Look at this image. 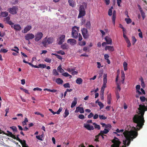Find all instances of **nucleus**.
I'll return each instance as SVG.
<instances>
[{
    "instance_id": "obj_13",
    "label": "nucleus",
    "mask_w": 147,
    "mask_h": 147,
    "mask_svg": "<svg viewBox=\"0 0 147 147\" xmlns=\"http://www.w3.org/2000/svg\"><path fill=\"white\" fill-rule=\"evenodd\" d=\"M14 28V30L16 31H20L21 30V27L19 24H15L13 26V28Z\"/></svg>"
},
{
    "instance_id": "obj_11",
    "label": "nucleus",
    "mask_w": 147,
    "mask_h": 147,
    "mask_svg": "<svg viewBox=\"0 0 147 147\" xmlns=\"http://www.w3.org/2000/svg\"><path fill=\"white\" fill-rule=\"evenodd\" d=\"M103 88H105L106 87V83L107 82V74H103Z\"/></svg>"
},
{
    "instance_id": "obj_35",
    "label": "nucleus",
    "mask_w": 147,
    "mask_h": 147,
    "mask_svg": "<svg viewBox=\"0 0 147 147\" xmlns=\"http://www.w3.org/2000/svg\"><path fill=\"white\" fill-rule=\"evenodd\" d=\"M53 74L55 76H57L59 75V74L57 72L56 69H54L53 71Z\"/></svg>"
},
{
    "instance_id": "obj_6",
    "label": "nucleus",
    "mask_w": 147,
    "mask_h": 147,
    "mask_svg": "<svg viewBox=\"0 0 147 147\" xmlns=\"http://www.w3.org/2000/svg\"><path fill=\"white\" fill-rule=\"evenodd\" d=\"M18 10V7L14 6L11 8H9L7 9L9 13L12 15H15L17 13V11Z\"/></svg>"
},
{
    "instance_id": "obj_5",
    "label": "nucleus",
    "mask_w": 147,
    "mask_h": 147,
    "mask_svg": "<svg viewBox=\"0 0 147 147\" xmlns=\"http://www.w3.org/2000/svg\"><path fill=\"white\" fill-rule=\"evenodd\" d=\"M79 11V13L78 16V18H81L85 16V11L84 5H81L80 6Z\"/></svg>"
},
{
    "instance_id": "obj_15",
    "label": "nucleus",
    "mask_w": 147,
    "mask_h": 147,
    "mask_svg": "<svg viewBox=\"0 0 147 147\" xmlns=\"http://www.w3.org/2000/svg\"><path fill=\"white\" fill-rule=\"evenodd\" d=\"M84 127L86 128L87 130H93L94 129V127L92 125H90L89 124H84Z\"/></svg>"
},
{
    "instance_id": "obj_59",
    "label": "nucleus",
    "mask_w": 147,
    "mask_h": 147,
    "mask_svg": "<svg viewBox=\"0 0 147 147\" xmlns=\"http://www.w3.org/2000/svg\"><path fill=\"white\" fill-rule=\"evenodd\" d=\"M121 3V0H117V4L119 7H120V4Z\"/></svg>"
},
{
    "instance_id": "obj_36",
    "label": "nucleus",
    "mask_w": 147,
    "mask_h": 147,
    "mask_svg": "<svg viewBox=\"0 0 147 147\" xmlns=\"http://www.w3.org/2000/svg\"><path fill=\"white\" fill-rule=\"evenodd\" d=\"M140 100H141V102H144L145 100L146 101V102L147 103V99L145 98V97L144 96H141L140 97Z\"/></svg>"
},
{
    "instance_id": "obj_26",
    "label": "nucleus",
    "mask_w": 147,
    "mask_h": 147,
    "mask_svg": "<svg viewBox=\"0 0 147 147\" xmlns=\"http://www.w3.org/2000/svg\"><path fill=\"white\" fill-rule=\"evenodd\" d=\"M111 94H109L107 95V104L108 105H110L111 104Z\"/></svg>"
},
{
    "instance_id": "obj_32",
    "label": "nucleus",
    "mask_w": 147,
    "mask_h": 147,
    "mask_svg": "<svg viewBox=\"0 0 147 147\" xmlns=\"http://www.w3.org/2000/svg\"><path fill=\"white\" fill-rule=\"evenodd\" d=\"M123 70L124 71H126L127 69V64L125 61H124L123 63Z\"/></svg>"
},
{
    "instance_id": "obj_51",
    "label": "nucleus",
    "mask_w": 147,
    "mask_h": 147,
    "mask_svg": "<svg viewBox=\"0 0 147 147\" xmlns=\"http://www.w3.org/2000/svg\"><path fill=\"white\" fill-rule=\"evenodd\" d=\"M125 20L127 24H129L131 22V20L130 18H125Z\"/></svg>"
},
{
    "instance_id": "obj_56",
    "label": "nucleus",
    "mask_w": 147,
    "mask_h": 147,
    "mask_svg": "<svg viewBox=\"0 0 147 147\" xmlns=\"http://www.w3.org/2000/svg\"><path fill=\"white\" fill-rule=\"evenodd\" d=\"M78 118L80 119H83L84 118V115L82 114H80L78 115Z\"/></svg>"
},
{
    "instance_id": "obj_63",
    "label": "nucleus",
    "mask_w": 147,
    "mask_h": 147,
    "mask_svg": "<svg viewBox=\"0 0 147 147\" xmlns=\"http://www.w3.org/2000/svg\"><path fill=\"white\" fill-rule=\"evenodd\" d=\"M112 15V11L111 9H110L108 10V15L111 16Z\"/></svg>"
},
{
    "instance_id": "obj_33",
    "label": "nucleus",
    "mask_w": 147,
    "mask_h": 147,
    "mask_svg": "<svg viewBox=\"0 0 147 147\" xmlns=\"http://www.w3.org/2000/svg\"><path fill=\"white\" fill-rule=\"evenodd\" d=\"M92 125H94V128L97 129L98 130H99L100 129V126L99 125L95 123H92Z\"/></svg>"
},
{
    "instance_id": "obj_54",
    "label": "nucleus",
    "mask_w": 147,
    "mask_h": 147,
    "mask_svg": "<svg viewBox=\"0 0 147 147\" xmlns=\"http://www.w3.org/2000/svg\"><path fill=\"white\" fill-rule=\"evenodd\" d=\"M132 45H134L136 41V38L134 36L132 37Z\"/></svg>"
},
{
    "instance_id": "obj_27",
    "label": "nucleus",
    "mask_w": 147,
    "mask_h": 147,
    "mask_svg": "<svg viewBox=\"0 0 147 147\" xmlns=\"http://www.w3.org/2000/svg\"><path fill=\"white\" fill-rule=\"evenodd\" d=\"M136 92H138L140 94H141V92L139 91L140 89V86L139 85H137L136 86Z\"/></svg>"
},
{
    "instance_id": "obj_57",
    "label": "nucleus",
    "mask_w": 147,
    "mask_h": 147,
    "mask_svg": "<svg viewBox=\"0 0 147 147\" xmlns=\"http://www.w3.org/2000/svg\"><path fill=\"white\" fill-rule=\"evenodd\" d=\"M121 73H122V76H121V77H122V80H123L122 82H123L124 80V73L123 71H122V72H121Z\"/></svg>"
},
{
    "instance_id": "obj_43",
    "label": "nucleus",
    "mask_w": 147,
    "mask_h": 147,
    "mask_svg": "<svg viewBox=\"0 0 147 147\" xmlns=\"http://www.w3.org/2000/svg\"><path fill=\"white\" fill-rule=\"evenodd\" d=\"M44 61L47 63H50L51 62V59L49 58H45Z\"/></svg>"
},
{
    "instance_id": "obj_17",
    "label": "nucleus",
    "mask_w": 147,
    "mask_h": 147,
    "mask_svg": "<svg viewBox=\"0 0 147 147\" xmlns=\"http://www.w3.org/2000/svg\"><path fill=\"white\" fill-rule=\"evenodd\" d=\"M105 40L106 41L107 44L108 45H111L112 44V40L111 38L108 36H106L105 38Z\"/></svg>"
},
{
    "instance_id": "obj_62",
    "label": "nucleus",
    "mask_w": 147,
    "mask_h": 147,
    "mask_svg": "<svg viewBox=\"0 0 147 147\" xmlns=\"http://www.w3.org/2000/svg\"><path fill=\"white\" fill-rule=\"evenodd\" d=\"M94 115H93V114L92 113V112L90 113V114L88 115V118H90L91 117H92Z\"/></svg>"
},
{
    "instance_id": "obj_9",
    "label": "nucleus",
    "mask_w": 147,
    "mask_h": 147,
    "mask_svg": "<svg viewBox=\"0 0 147 147\" xmlns=\"http://www.w3.org/2000/svg\"><path fill=\"white\" fill-rule=\"evenodd\" d=\"M34 37H35L34 35L31 33H28L25 36H24L25 39L27 40H31L34 38Z\"/></svg>"
},
{
    "instance_id": "obj_1",
    "label": "nucleus",
    "mask_w": 147,
    "mask_h": 147,
    "mask_svg": "<svg viewBox=\"0 0 147 147\" xmlns=\"http://www.w3.org/2000/svg\"><path fill=\"white\" fill-rule=\"evenodd\" d=\"M123 134L125 137V140H123V146L122 147H126V146H129L130 143V141H132L133 139L137 137L138 135L137 131H136L130 130V131H125L123 132ZM113 143L111 145V147H119L120 144V142L119 139L116 137H114L112 140ZM81 147H85L83 144L81 145ZM88 147H94L92 145H90Z\"/></svg>"
},
{
    "instance_id": "obj_38",
    "label": "nucleus",
    "mask_w": 147,
    "mask_h": 147,
    "mask_svg": "<svg viewBox=\"0 0 147 147\" xmlns=\"http://www.w3.org/2000/svg\"><path fill=\"white\" fill-rule=\"evenodd\" d=\"M68 1V3H69V5L71 7H74V3L72 0H69Z\"/></svg>"
},
{
    "instance_id": "obj_37",
    "label": "nucleus",
    "mask_w": 147,
    "mask_h": 147,
    "mask_svg": "<svg viewBox=\"0 0 147 147\" xmlns=\"http://www.w3.org/2000/svg\"><path fill=\"white\" fill-rule=\"evenodd\" d=\"M78 44H79V45L81 46H82L85 45V44H86V42L84 41H82L79 42Z\"/></svg>"
},
{
    "instance_id": "obj_24",
    "label": "nucleus",
    "mask_w": 147,
    "mask_h": 147,
    "mask_svg": "<svg viewBox=\"0 0 147 147\" xmlns=\"http://www.w3.org/2000/svg\"><path fill=\"white\" fill-rule=\"evenodd\" d=\"M8 15V13L6 11H2L1 12V16L3 18L7 17Z\"/></svg>"
},
{
    "instance_id": "obj_64",
    "label": "nucleus",
    "mask_w": 147,
    "mask_h": 147,
    "mask_svg": "<svg viewBox=\"0 0 147 147\" xmlns=\"http://www.w3.org/2000/svg\"><path fill=\"white\" fill-rule=\"evenodd\" d=\"M10 18L9 17H7L6 18L4 19V20L6 21H10Z\"/></svg>"
},
{
    "instance_id": "obj_29",
    "label": "nucleus",
    "mask_w": 147,
    "mask_h": 147,
    "mask_svg": "<svg viewBox=\"0 0 147 147\" xmlns=\"http://www.w3.org/2000/svg\"><path fill=\"white\" fill-rule=\"evenodd\" d=\"M139 80H140V81H141V86H142V88H144L145 87V84L144 83V82L143 79V78H142V77H141V78H140V79H139Z\"/></svg>"
},
{
    "instance_id": "obj_8",
    "label": "nucleus",
    "mask_w": 147,
    "mask_h": 147,
    "mask_svg": "<svg viewBox=\"0 0 147 147\" xmlns=\"http://www.w3.org/2000/svg\"><path fill=\"white\" fill-rule=\"evenodd\" d=\"M82 34L84 38L87 39L88 38V34L87 29L83 28L81 30Z\"/></svg>"
},
{
    "instance_id": "obj_60",
    "label": "nucleus",
    "mask_w": 147,
    "mask_h": 147,
    "mask_svg": "<svg viewBox=\"0 0 147 147\" xmlns=\"http://www.w3.org/2000/svg\"><path fill=\"white\" fill-rule=\"evenodd\" d=\"M105 128V129L107 128H109L110 129L111 128V127L112 126H111V125L110 124H107V125H106L104 127Z\"/></svg>"
},
{
    "instance_id": "obj_10",
    "label": "nucleus",
    "mask_w": 147,
    "mask_h": 147,
    "mask_svg": "<svg viewBox=\"0 0 147 147\" xmlns=\"http://www.w3.org/2000/svg\"><path fill=\"white\" fill-rule=\"evenodd\" d=\"M65 38V36L64 35H61L59 36V42L58 44L61 45L64 42Z\"/></svg>"
},
{
    "instance_id": "obj_7",
    "label": "nucleus",
    "mask_w": 147,
    "mask_h": 147,
    "mask_svg": "<svg viewBox=\"0 0 147 147\" xmlns=\"http://www.w3.org/2000/svg\"><path fill=\"white\" fill-rule=\"evenodd\" d=\"M43 34L41 32H38L35 34V35H34L35 41L36 42H38L41 39H42V35Z\"/></svg>"
},
{
    "instance_id": "obj_16",
    "label": "nucleus",
    "mask_w": 147,
    "mask_h": 147,
    "mask_svg": "<svg viewBox=\"0 0 147 147\" xmlns=\"http://www.w3.org/2000/svg\"><path fill=\"white\" fill-rule=\"evenodd\" d=\"M7 132L8 133H4V134L6 135L7 136L12 138L14 139H16V136L13 134L12 133L9 131H7Z\"/></svg>"
},
{
    "instance_id": "obj_55",
    "label": "nucleus",
    "mask_w": 147,
    "mask_h": 147,
    "mask_svg": "<svg viewBox=\"0 0 147 147\" xmlns=\"http://www.w3.org/2000/svg\"><path fill=\"white\" fill-rule=\"evenodd\" d=\"M125 41H126V42H127V47H129L131 46V43L130 42V41L129 40H125Z\"/></svg>"
},
{
    "instance_id": "obj_49",
    "label": "nucleus",
    "mask_w": 147,
    "mask_h": 147,
    "mask_svg": "<svg viewBox=\"0 0 147 147\" xmlns=\"http://www.w3.org/2000/svg\"><path fill=\"white\" fill-rule=\"evenodd\" d=\"M86 27L88 28H90V22H87V23H86Z\"/></svg>"
},
{
    "instance_id": "obj_47",
    "label": "nucleus",
    "mask_w": 147,
    "mask_h": 147,
    "mask_svg": "<svg viewBox=\"0 0 147 147\" xmlns=\"http://www.w3.org/2000/svg\"><path fill=\"white\" fill-rule=\"evenodd\" d=\"M99 117L100 119L105 120L107 119V117L104 115H99Z\"/></svg>"
},
{
    "instance_id": "obj_34",
    "label": "nucleus",
    "mask_w": 147,
    "mask_h": 147,
    "mask_svg": "<svg viewBox=\"0 0 147 147\" xmlns=\"http://www.w3.org/2000/svg\"><path fill=\"white\" fill-rule=\"evenodd\" d=\"M57 53L59 54H61L62 55H64L65 54L64 52L63 51L59 50V51H56Z\"/></svg>"
},
{
    "instance_id": "obj_4",
    "label": "nucleus",
    "mask_w": 147,
    "mask_h": 147,
    "mask_svg": "<svg viewBox=\"0 0 147 147\" xmlns=\"http://www.w3.org/2000/svg\"><path fill=\"white\" fill-rule=\"evenodd\" d=\"M53 42V38L52 37H49L47 38V37H46L43 39L42 43L43 44V46L46 47L48 45L52 43Z\"/></svg>"
},
{
    "instance_id": "obj_20",
    "label": "nucleus",
    "mask_w": 147,
    "mask_h": 147,
    "mask_svg": "<svg viewBox=\"0 0 147 147\" xmlns=\"http://www.w3.org/2000/svg\"><path fill=\"white\" fill-rule=\"evenodd\" d=\"M77 99L76 97H74V100H73V102H72L71 103V108H73L77 104Z\"/></svg>"
},
{
    "instance_id": "obj_19",
    "label": "nucleus",
    "mask_w": 147,
    "mask_h": 147,
    "mask_svg": "<svg viewBox=\"0 0 147 147\" xmlns=\"http://www.w3.org/2000/svg\"><path fill=\"white\" fill-rule=\"evenodd\" d=\"M114 50L113 46H107L105 47V51L108 50L110 51L113 52Z\"/></svg>"
},
{
    "instance_id": "obj_42",
    "label": "nucleus",
    "mask_w": 147,
    "mask_h": 147,
    "mask_svg": "<svg viewBox=\"0 0 147 147\" xmlns=\"http://www.w3.org/2000/svg\"><path fill=\"white\" fill-rule=\"evenodd\" d=\"M38 67H39V68H44L46 67V65L43 64H40L38 65Z\"/></svg>"
},
{
    "instance_id": "obj_12",
    "label": "nucleus",
    "mask_w": 147,
    "mask_h": 147,
    "mask_svg": "<svg viewBox=\"0 0 147 147\" xmlns=\"http://www.w3.org/2000/svg\"><path fill=\"white\" fill-rule=\"evenodd\" d=\"M67 43L71 45H74L76 44V40L73 38H69L67 40Z\"/></svg>"
},
{
    "instance_id": "obj_48",
    "label": "nucleus",
    "mask_w": 147,
    "mask_h": 147,
    "mask_svg": "<svg viewBox=\"0 0 147 147\" xmlns=\"http://www.w3.org/2000/svg\"><path fill=\"white\" fill-rule=\"evenodd\" d=\"M109 132H105L103 131H100V132L98 134V135H104V134H107Z\"/></svg>"
},
{
    "instance_id": "obj_61",
    "label": "nucleus",
    "mask_w": 147,
    "mask_h": 147,
    "mask_svg": "<svg viewBox=\"0 0 147 147\" xmlns=\"http://www.w3.org/2000/svg\"><path fill=\"white\" fill-rule=\"evenodd\" d=\"M33 90L34 91L36 90L41 91H42V89L39 88L37 87L34 88V89H33Z\"/></svg>"
},
{
    "instance_id": "obj_18",
    "label": "nucleus",
    "mask_w": 147,
    "mask_h": 147,
    "mask_svg": "<svg viewBox=\"0 0 147 147\" xmlns=\"http://www.w3.org/2000/svg\"><path fill=\"white\" fill-rule=\"evenodd\" d=\"M32 27L31 25H28L24 28V33H27L28 31H29L31 29Z\"/></svg>"
},
{
    "instance_id": "obj_53",
    "label": "nucleus",
    "mask_w": 147,
    "mask_h": 147,
    "mask_svg": "<svg viewBox=\"0 0 147 147\" xmlns=\"http://www.w3.org/2000/svg\"><path fill=\"white\" fill-rule=\"evenodd\" d=\"M8 51L5 49H0V52H2L3 53H6Z\"/></svg>"
},
{
    "instance_id": "obj_52",
    "label": "nucleus",
    "mask_w": 147,
    "mask_h": 147,
    "mask_svg": "<svg viewBox=\"0 0 147 147\" xmlns=\"http://www.w3.org/2000/svg\"><path fill=\"white\" fill-rule=\"evenodd\" d=\"M140 13H141V16L142 17V18H143V20L144 19V18L145 17V13L143 11H140Z\"/></svg>"
},
{
    "instance_id": "obj_44",
    "label": "nucleus",
    "mask_w": 147,
    "mask_h": 147,
    "mask_svg": "<svg viewBox=\"0 0 147 147\" xmlns=\"http://www.w3.org/2000/svg\"><path fill=\"white\" fill-rule=\"evenodd\" d=\"M98 105L99 106V107H100V109H101L103 107H104V105L101 102H98Z\"/></svg>"
},
{
    "instance_id": "obj_21",
    "label": "nucleus",
    "mask_w": 147,
    "mask_h": 147,
    "mask_svg": "<svg viewBox=\"0 0 147 147\" xmlns=\"http://www.w3.org/2000/svg\"><path fill=\"white\" fill-rule=\"evenodd\" d=\"M61 48L63 50H65L68 49L69 46L66 43H64L61 45Z\"/></svg>"
},
{
    "instance_id": "obj_40",
    "label": "nucleus",
    "mask_w": 147,
    "mask_h": 147,
    "mask_svg": "<svg viewBox=\"0 0 147 147\" xmlns=\"http://www.w3.org/2000/svg\"><path fill=\"white\" fill-rule=\"evenodd\" d=\"M10 128L12 129V130H13V131L14 132H16L18 131V129H17V128L15 126L10 127Z\"/></svg>"
},
{
    "instance_id": "obj_22",
    "label": "nucleus",
    "mask_w": 147,
    "mask_h": 147,
    "mask_svg": "<svg viewBox=\"0 0 147 147\" xmlns=\"http://www.w3.org/2000/svg\"><path fill=\"white\" fill-rule=\"evenodd\" d=\"M22 145V147H29L26 144V141L24 140H22V142H19Z\"/></svg>"
},
{
    "instance_id": "obj_31",
    "label": "nucleus",
    "mask_w": 147,
    "mask_h": 147,
    "mask_svg": "<svg viewBox=\"0 0 147 147\" xmlns=\"http://www.w3.org/2000/svg\"><path fill=\"white\" fill-rule=\"evenodd\" d=\"M62 75H63V76H64L65 77H69V78H71V76L67 72L63 73V74H62Z\"/></svg>"
},
{
    "instance_id": "obj_23",
    "label": "nucleus",
    "mask_w": 147,
    "mask_h": 147,
    "mask_svg": "<svg viewBox=\"0 0 147 147\" xmlns=\"http://www.w3.org/2000/svg\"><path fill=\"white\" fill-rule=\"evenodd\" d=\"M63 81L60 78H58L56 79V82L57 83V84L59 85H60L62 84Z\"/></svg>"
},
{
    "instance_id": "obj_30",
    "label": "nucleus",
    "mask_w": 147,
    "mask_h": 147,
    "mask_svg": "<svg viewBox=\"0 0 147 147\" xmlns=\"http://www.w3.org/2000/svg\"><path fill=\"white\" fill-rule=\"evenodd\" d=\"M52 55L56 56V57L57 58V59H59V60H62V58L61 56L57 54H56L55 53H52Z\"/></svg>"
},
{
    "instance_id": "obj_14",
    "label": "nucleus",
    "mask_w": 147,
    "mask_h": 147,
    "mask_svg": "<svg viewBox=\"0 0 147 147\" xmlns=\"http://www.w3.org/2000/svg\"><path fill=\"white\" fill-rule=\"evenodd\" d=\"M78 112L80 113H84V108L82 107H78L76 108V110L75 111V113H77Z\"/></svg>"
},
{
    "instance_id": "obj_3",
    "label": "nucleus",
    "mask_w": 147,
    "mask_h": 147,
    "mask_svg": "<svg viewBox=\"0 0 147 147\" xmlns=\"http://www.w3.org/2000/svg\"><path fill=\"white\" fill-rule=\"evenodd\" d=\"M78 27L77 26H74L72 28V32L71 35L72 37L75 39H76L78 37V40L81 41L82 39V36L80 33H78Z\"/></svg>"
},
{
    "instance_id": "obj_39",
    "label": "nucleus",
    "mask_w": 147,
    "mask_h": 147,
    "mask_svg": "<svg viewBox=\"0 0 147 147\" xmlns=\"http://www.w3.org/2000/svg\"><path fill=\"white\" fill-rule=\"evenodd\" d=\"M68 115H69V111L68 109H66L65 110V111H64V115H63V117H64V118H66L68 116Z\"/></svg>"
},
{
    "instance_id": "obj_41",
    "label": "nucleus",
    "mask_w": 147,
    "mask_h": 147,
    "mask_svg": "<svg viewBox=\"0 0 147 147\" xmlns=\"http://www.w3.org/2000/svg\"><path fill=\"white\" fill-rule=\"evenodd\" d=\"M14 48L15 49H12L11 51L16 52L17 53H18V51H19V49L16 46H15L14 47Z\"/></svg>"
},
{
    "instance_id": "obj_2",
    "label": "nucleus",
    "mask_w": 147,
    "mask_h": 147,
    "mask_svg": "<svg viewBox=\"0 0 147 147\" xmlns=\"http://www.w3.org/2000/svg\"><path fill=\"white\" fill-rule=\"evenodd\" d=\"M138 109V115L136 114L134 115L132 118L133 122L136 124V127H133L134 131H139L143 127L145 120L144 118V115L145 111H147V107L144 105L140 104L139 105Z\"/></svg>"
},
{
    "instance_id": "obj_58",
    "label": "nucleus",
    "mask_w": 147,
    "mask_h": 147,
    "mask_svg": "<svg viewBox=\"0 0 147 147\" xmlns=\"http://www.w3.org/2000/svg\"><path fill=\"white\" fill-rule=\"evenodd\" d=\"M62 107H59V110H58L57 111V115L59 114L60 113L61 111H62Z\"/></svg>"
},
{
    "instance_id": "obj_25",
    "label": "nucleus",
    "mask_w": 147,
    "mask_h": 147,
    "mask_svg": "<svg viewBox=\"0 0 147 147\" xmlns=\"http://www.w3.org/2000/svg\"><path fill=\"white\" fill-rule=\"evenodd\" d=\"M82 80L81 78H77L76 80V82L77 84H78V85H80L82 84Z\"/></svg>"
},
{
    "instance_id": "obj_28",
    "label": "nucleus",
    "mask_w": 147,
    "mask_h": 147,
    "mask_svg": "<svg viewBox=\"0 0 147 147\" xmlns=\"http://www.w3.org/2000/svg\"><path fill=\"white\" fill-rule=\"evenodd\" d=\"M57 70L60 73H63L64 72V70L61 68V65H59L57 67Z\"/></svg>"
},
{
    "instance_id": "obj_45",
    "label": "nucleus",
    "mask_w": 147,
    "mask_h": 147,
    "mask_svg": "<svg viewBox=\"0 0 147 147\" xmlns=\"http://www.w3.org/2000/svg\"><path fill=\"white\" fill-rule=\"evenodd\" d=\"M63 86L64 88H69L70 87V84L69 83H66L63 84Z\"/></svg>"
},
{
    "instance_id": "obj_50",
    "label": "nucleus",
    "mask_w": 147,
    "mask_h": 147,
    "mask_svg": "<svg viewBox=\"0 0 147 147\" xmlns=\"http://www.w3.org/2000/svg\"><path fill=\"white\" fill-rule=\"evenodd\" d=\"M116 17V16H112V22H113V24L115 25V19Z\"/></svg>"
},
{
    "instance_id": "obj_46",
    "label": "nucleus",
    "mask_w": 147,
    "mask_h": 147,
    "mask_svg": "<svg viewBox=\"0 0 147 147\" xmlns=\"http://www.w3.org/2000/svg\"><path fill=\"white\" fill-rule=\"evenodd\" d=\"M6 22L7 24L11 26V28H12V26L14 25H13V23L11 21H6Z\"/></svg>"
}]
</instances>
